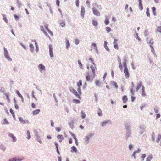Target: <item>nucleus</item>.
<instances>
[{
	"label": "nucleus",
	"mask_w": 161,
	"mask_h": 161,
	"mask_svg": "<svg viewBox=\"0 0 161 161\" xmlns=\"http://www.w3.org/2000/svg\"><path fill=\"white\" fill-rule=\"evenodd\" d=\"M56 130L58 132H60L61 130V129L59 128V127L56 128Z\"/></svg>",
	"instance_id": "obj_63"
},
{
	"label": "nucleus",
	"mask_w": 161,
	"mask_h": 161,
	"mask_svg": "<svg viewBox=\"0 0 161 161\" xmlns=\"http://www.w3.org/2000/svg\"><path fill=\"white\" fill-rule=\"evenodd\" d=\"M139 8L141 10L143 9V7L142 3H139Z\"/></svg>",
	"instance_id": "obj_46"
},
{
	"label": "nucleus",
	"mask_w": 161,
	"mask_h": 161,
	"mask_svg": "<svg viewBox=\"0 0 161 161\" xmlns=\"http://www.w3.org/2000/svg\"><path fill=\"white\" fill-rule=\"evenodd\" d=\"M73 102L75 103H79L80 102V100L76 99H73Z\"/></svg>",
	"instance_id": "obj_43"
},
{
	"label": "nucleus",
	"mask_w": 161,
	"mask_h": 161,
	"mask_svg": "<svg viewBox=\"0 0 161 161\" xmlns=\"http://www.w3.org/2000/svg\"><path fill=\"white\" fill-rule=\"evenodd\" d=\"M10 112L12 114V116H13L14 118L15 119V115L14 114V112L13 111V110L12 109H10Z\"/></svg>",
	"instance_id": "obj_28"
},
{
	"label": "nucleus",
	"mask_w": 161,
	"mask_h": 161,
	"mask_svg": "<svg viewBox=\"0 0 161 161\" xmlns=\"http://www.w3.org/2000/svg\"><path fill=\"white\" fill-rule=\"evenodd\" d=\"M8 121H7V120H6V119H5L4 120V124H8Z\"/></svg>",
	"instance_id": "obj_62"
},
{
	"label": "nucleus",
	"mask_w": 161,
	"mask_h": 161,
	"mask_svg": "<svg viewBox=\"0 0 161 161\" xmlns=\"http://www.w3.org/2000/svg\"><path fill=\"white\" fill-rule=\"evenodd\" d=\"M16 93H17V94H18V96L19 97H20L22 99H23V96H22V95L20 93V92L18 91H17L16 92Z\"/></svg>",
	"instance_id": "obj_42"
},
{
	"label": "nucleus",
	"mask_w": 161,
	"mask_h": 161,
	"mask_svg": "<svg viewBox=\"0 0 161 161\" xmlns=\"http://www.w3.org/2000/svg\"><path fill=\"white\" fill-rule=\"evenodd\" d=\"M92 49H95L97 50V47L96 44L95 43H93L91 45Z\"/></svg>",
	"instance_id": "obj_24"
},
{
	"label": "nucleus",
	"mask_w": 161,
	"mask_h": 161,
	"mask_svg": "<svg viewBox=\"0 0 161 161\" xmlns=\"http://www.w3.org/2000/svg\"><path fill=\"white\" fill-rule=\"evenodd\" d=\"M55 145L57 149V151L58 154H60V153L58 150V144L57 143H55Z\"/></svg>",
	"instance_id": "obj_38"
},
{
	"label": "nucleus",
	"mask_w": 161,
	"mask_h": 161,
	"mask_svg": "<svg viewBox=\"0 0 161 161\" xmlns=\"http://www.w3.org/2000/svg\"><path fill=\"white\" fill-rule=\"evenodd\" d=\"M35 46H36V52H38V50H39L38 47V45H37V43L36 42H35Z\"/></svg>",
	"instance_id": "obj_45"
},
{
	"label": "nucleus",
	"mask_w": 161,
	"mask_h": 161,
	"mask_svg": "<svg viewBox=\"0 0 161 161\" xmlns=\"http://www.w3.org/2000/svg\"><path fill=\"white\" fill-rule=\"evenodd\" d=\"M66 48H69L70 46V44L69 41L68 40H66Z\"/></svg>",
	"instance_id": "obj_29"
},
{
	"label": "nucleus",
	"mask_w": 161,
	"mask_h": 161,
	"mask_svg": "<svg viewBox=\"0 0 161 161\" xmlns=\"http://www.w3.org/2000/svg\"><path fill=\"white\" fill-rule=\"evenodd\" d=\"M130 91L132 95H134V92L133 91V88H131L130 90Z\"/></svg>",
	"instance_id": "obj_51"
},
{
	"label": "nucleus",
	"mask_w": 161,
	"mask_h": 161,
	"mask_svg": "<svg viewBox=\"0 0 161 161\" xmlns=\"http://www.w3.org/2000/svg\"><path fill=\"white\" fill-rule=\"evenodd\" d=\"M152 159V156L151 155H149L146 159V161H150Z\"/></svg>",
	"instance_id": "obj_32"
},
{
	"label": "nucleus",
	"mask_w": 161,
	"mask_h": 161,
	"mask_svg": "<svg viewBox=\"0 0 161 161\" xmlns=\"http://www.w3.org/2000/svg\"><path fill=\"white\" fill-rule=\"evenodd\" d=\"M146 155L145 154H143L142 155L141 157L142 158H143L142 159L143 161L144 160V158L146 157Z\"/></svg>",
	"instance_id": "obj_59"
},
{
	"label": "nucleus",
	"mask_w": 161,
	"mask_h": 161,
	"mask_svg": "<svg viewBox=\"0 0 161 161\" xmlns=\"http://www.w3.org/2000/svg\"><path fill=\"white\" fill-rule=\"evenodd\" d=\"M30 50L31 51L33 52L34 49V47L33 45L32 44H30Z\"/></svg>",
	"instance_id": "obj_35"
},
{
	"label": "nucleus",
	"mask_w": 161,
	"mask_h": 161,
	"mask_svg": "<svg viewBox=\"0 0 161 161\" xmlns=\"http://www.w3.org/2000/svg\"><path fill=\"white\" fill-rule=\"evenodd\" d=\"M81 117L83 118H84L85 117V114L83 111L81 112Z\"/></svg>",
	"instance_id": "obj_54"
},
{
	"label": "nucleus",
	"mask_w": 161,
	"mask_h": 161,
	"mask_svg": "<svg viewBox=\"0 0 161 161\" xmlns=\"http://www.w3.org/2000/svg\"><path fill=\"white\" fill-rule=\"evenodd\" d=\"M117 40L116 39H115L114 40V41L113 43H114V48L115 49L118 50V49L119 47H118V44L117 43Z\"/></svg>",
	"instance_id": "obj_11"
},
{
	"label": "nucleus",
	"mask_w": 161,
	"mask_h": 161,
	"mask_svg": "<svg viewBox=\"0 0 161 161\" xmlns=\"http://www.w3.org/2000/svg\"><path fill=\"white\" fill-rule=\"evenodd\" d=\"M79 0H77L76 2V4L77 7H79Z\"/></svg>",
	"instance_id": "obj_58"
},
{
	"label": "nucleus",
	"mask_w": 161,
	"mask_h": 161,
	"mask_svg": "<svg viewBox=\"0 0 161 161\" xmlns=\"http://www.w3.org/2000/svg\"><path fill=\"white\" fill-rule=\"evenodd\" d=\"M44 26H45V28L46 29L47 31H48V33L50 34V35L51 36H53V33L48 28L47 25H46Z\"/></svg>",
	"instance_id": "obj_15"
},
{
	"label": "nucleus",
	"mask_w": 161,
	"mask_h": 161,
	"mask_svg": "<svg viewBox=\"0 0 161 161\" xmlns=\"http://www.w3.org/2000/svg\"><path fill=\"white\" fill-rule=\"evenodd\" d=\"M107 42L106 41H105L104 42V47L105 48L107 51H109V49L108 47H107Z\"/></svg>",
	"instance_id": "obj_23"
},
{
	"label": "nucleus",
	"mask_w": 161,
	"mask_h": 161,
	"mask_svg": "<svg viewBox=\"0 0 161 161\" xmlns=\"http://www.w3.org/2000/svg\"><path fill=\"white\" fill-rule=\"evenodd\" d=\"M89 60H90L92 62V63L94 65H95V64L94 63V60H93V59L92 58H89Z\"/></svg>",
	"instance_id": "obj_50"
},
{
	"label": "nucleus",
	"mask_w": 161,
	"mask_h": 161,
	"mask_svg": "<svg viewBox=\"0 0 161 161\" xmlns=\"http://www.w3.org/2000/svg\"><path fill=\"white\" fill-rule=\"evenodd\" d=\"M56 3V4L58 6H59V3H60L59 0H57Z\"/></svg>",
	"instance_id": "obj_60"
},
{
	"label": "nucleus",
	"mask_w": 161,
	"mask_h": 161,
	"mask_svg": "<svg viewBox=\"0 0 161 161\" xmlns=\"http://www.w3.org/2000/svg\"><path fill=\"white\" fill-rule=\"evenodd\" d=\"M157 31L161 33V26L158 27L157 28Z\"/></svg>",
	"instance_id": "obj_44"
},
{
	"label": "nucleus",
	"mask_w": 161,
	"mask_h": 161,
	"mask_svg": "<svg viewBox=\"0 0 161 161\" xmlns=\"http://www.w3.org/2000/svg\"><path fill=\"white\" fill-rule=\"evenodd\" d=\"M38 67L39 68L40 71L41 72H42L43 70H45V67L42 64H39Z\"/></svg>",
	"instance_id": "obj_10"
},
{
	"label": "nucleus",
	"mask_w": 161,
	"mask_h": 161,
	"mask_svg": "<svg viewBox=\"0 0 161 161\" xmlns=\"http://www.w3.org/2000/svg\"><path fill=\"white\" fill-rule=\"evenodd\" d=\"M111 123V122L109 120L105 121L102 123V126H105L107 124H110Z\"/></svg>",
	"instance_id": "obj_19"
},
{
	"label": "nucleus",
	"mask_w": 161,
	"mask_h": 161,
	"mask_svg": "<svg viewBox=\"0 0 161 161\" xmlns=\"http://www.w3.org/2000/svg\"><path fill=\"white\" fill-rule=\"evenodd\" d=\"M109 23V21L108 19H105V23L106 25H108Z\"/></svg>",
	"instance_id": "obj_49"
},
{
	"label": "nucleus",
	"mask_w": 161,
	"mask_h": 161,
	"mask_svg": "<svg viewBox=\"0 0 161 161\" xmlns=\"http://www.w3.org/2000/svg\"><path fill=\"white\" fill-rule=\"evenodd\" d=\"M81 92L80 91V93H79L78 92V93L77 92H75V93H74V94L76 96V97H78V98L79 99H80V96L81 95Z\"/></svg>",
	"instance_id": "obj_22"
},
{
	"label": "nucleus",
	"mask_w": 161,
	"mask_h": 161,
	"mask_svg": "<svg viewBox=\"0 0 161 161\" xmlns=\"http://www.w3.org/2000/svg\"><path fill=\"white\" fill-rule=\"evenodd\" d=\"M71 91L72 92V93L74 94V93H75V92H76V91L74 89H72L71 90Z\"/></svg>",
	"instance_id": "obj_64"
},
{
	"label": "nucleus",
	"mask_w": 161,
	"mask_h": 161,
	"mask_svg": "<svg viewBox=\"0 0 161 161\" xmlns=\"http://www.w3.org/2000/svg\"><path fill=\"white\" fill-rule=\"evenodd\" d=\"M141 91L142 96L143 97L146 96V94L145 92V88L143 86H142Z\"/></svg>",
	"instance_id": "obj_9"
},
{
	"label": "nucleus",
	"mask_w": 161,
	"mask_h": 161,
	"mask_svg": "<svg viewBox=\"0 0 161 161\" xmlns=\"http://www.w3.org/2000/svg\"><path fill=\"white\" fill-rule=\"evenodd\" d=\"M94 67H93V66H91V69L92 70V73H93V77L94 78V76L95 75V70L96 69V65H94Z\"/></svg>",
	"instance_id": "obj_12"
},
{
	"label": "nucleus",
	"mask_w": 161,
	"mask_h": 161,
	"mask_svg": "<svg viewBox=\"0 0 161 161\" xmlns=\"http://www.w3.org/2000/svg\"><path fill=\"white\" fill-rule=\"evenodd\" d=\"M22 159L17 158H14L9 160L8 161H21Z\"/></svg>",
	"instance_id": "obj_16"
},
{
	"label": "nucleus",
	"mask_w": 161,
	"mask_h": 161,
	"mask_svg": "<svg viewBox=\"0 0 161 161\" xmlns=\"http://www.w3.org/2000/svg\"><path fill=\"white\" fill-rule=\"evenodd\" d=\"M124 73L125 74V77L126 78H128L130 76V74L128 71V69L126 68L125 69H124Z\"/></svg>",
	"instance_id": "obj_6"
},
{
	"label": "nucleus",
	"mask_w": 161,
	"mask_h": 161,
	"mask_svg": "<svg viewBox=\"0 0 161 161\" xmlns=\"http://www.w3.org/2000/svg\"><path fill=\"white\" fill-rule=\"evenodd\" d=\"M112 85L114 86L115 88H118V85L117 83L115 82H113L112 83Z\"/></svg>",
	"instance_id": "obj_36"
},
{
	"label": "nucleus",
	"mask_w": 161,
	"mask_h": 161,
	"mask_svg": "<svg viewBox=\"0 0 161 161\" xmlns=\"http://www.w3.org/2000/svg\"><path fill=\"white\" fill-rule=\"evenodd\" d=\"M60 25L62 26V27H64L65 26V23L64 22V21H62L60 23Z\"/></svg>",
	"instance_id": "obj_47"
},
{
	"label": "nucleus",
	"mask_w": 161,
	"mask_h": 161,
	"mask_svg": "<svg viewBox=\"0 0 161 161\" xmlns=\"http://www.w3.org/2000/svg\"><path fill=\"white\" fill-rule=\"evenodd\" d=\"M41 30L42 32H43V33H45L47 36L48 37H49V36L47 34L45 31L44 27L43 26H41Z\"/></svg>",
	"instance_id": "obj_26"
},
{
	"label": "nucleus",
	"mask_w": 161,
	"mask_h": 161,
	"mask_svg": "<svg viewBox=\"0 0 161 161\" xmlns=\"http://www.w3.org/2000/svg\"><path fill=\"white\" fill-rule=\"evenodd\" d=\"M77 85L78 87L77 91L78 92H79V93H80L81 90L80 86H82V80H80L79 81L77 82Z\"/></svg>",
	"instance_id": "obj_3"
},
{
	"label": "nucleus",
	"mask_w": 161,
	"mask_h": 161,
	"mask_svg": "<svg viewBox=\"0 0 161 161\" xmlns=\"http://www.w3.org/2000/svg\"><path fill=\"white\" fill-rule=\"evenodd\" d=\"M142 86L141 82H139L136 88V91H137L140 88H142Z\"/></svg>",
	"instance_id": "obj_17"
},
{
	"label": "nucleus",
	"mask_w": 161,
	"mask_h": 161,
	"mask_svg": "<svg viewBox=\"0 0 161 161\" xmlns=\"http://www.w3.org/2000/svg\"><path fill=\"white\" fill-rule=\"evenodd\" d=\"M152 12L154 15L155 16L156 14V8L155 7H153L152 8Z\"/></svg>",
	"instance_id": "obj_30"
},
{
	"label": "nucleus",
	"mask_w": 161,
	"mask_h": 161,
	"mask_svg": "<svg viewBox=\"0 0 161 161\" xmlns=\"http://www.w3.org/2000/svg\"><path fill=\"white\" fill-rule=\"evenodd\" d=\"M78 63L80 67L81 68L82 67V64L81 63L80 61L79 60L78 61Z\"/></svg>",
	"instance_id": "obj_55"
},
{
	"label": "nucleus",
	"mask_w": 161,
	"mask_h": 161,
	"mask_svg": "<svg viewBox=\"0 0 161 161\" xmlns=\"http://www.w3.org/2000/svg\"><path fill=\"white\" fill-rule=\"evenodd\" d=\"M4 55L5 58L8 60L9 61H12L11 58L9 56L8 51L6 48H4Z\"/></svg>",
	"instance_id": "obj_1"
},
{
	"label": "nucleus",
	"mask_w": 161,
	"mask_h": 161,
	"mask_svg": "<svg viewBox=\"0 0 161 161\" xmlns=\"http://www.w3.org/2000/svg\"><path fill=\"white\" fill-rule=\"evenodd\" d=\"M49 55L51 58L53 57V51L52 46L51 45H49Z\"/></svg>",
	"instance_id": "obj_2"
},
{
	"label": "nucleus",
	"mask_w": 161,
	"mask_h": 161,
	"mask_svg": "<svg viewBox=\"0 0 161 161\" xmlns=\"http://www.w3.org/2000/svg\"><path fill=\"white\" fill-rule=\"evenodd\" d=\"M57 137L59 140V141L60 142H61L64 139L63 136L62 135H58Z\"/></svg>",
	"instance_id": "obj_14"
},
{
	"label": "nucleus",
	"mask_w": 161,
	"mask_h": 161,
	"mask_svg": "<svg viewBox=\"0 0 161 161\" xmlns=\"http://www.w3.org/2000/svg\"><path fill=\"white\" fill-rule=\"evenodd\" d=\"M71 135L72 137L74 138V139H76V138L75 135L72 133H71Z\"/></svg>",
	"instance_id": "obj_57"
},
{
	"label": "nucleus",
	"mask_w": 161,
	"mask_h": 161,
	"mask_svg": "<svg viewBox=\"0 0 161 161\" xmlns=\"http://www.w3.org/2000/svg\"><path fill=\"white\" fill-rule=\"evenodd\" d=\"M85 13V9L84 7H81V15L82 17H84Z\"/></svg>",
	"instance_id": "obj_13"
},
{
	"label": "nucleus",
	"mask_w": 161,
	"mask_h": 161,
	"mask_svg": "<svg viewBox=\"0 0 161 161\" xmlns=\"http://www.w3.org/2000/svg\"><path fill=\"white\" fill-rule=\"evenodd\" d=\"M27 135L28 136L27 138V139H29L31 137V136L30 131L29 130H28L27 131Z\"/></svg>",
	"instance_id": "obj_39"
},
{
	"label": "nucleus",
	"mask_w": 161,
	"mask_h": 161,
	"mask_svg": "<svg viewBox=\"0 0 161 161\" xmlns=\"http://www.w3.org/2000/svg\"><path fill=\"white\" fill-rule=\"evenodd\" d=\"M92 136V134H90L86 137V143L88 142L90 138Z\"/></svg>",
	"instance_id": "obj_21"
},
{
	"label": "nucleus",
	"mask_w": 161,
	"mask_h": 161,
	"mask_svg": "<svg viewBox=\"0 0 161 161\" xmlns=\"http://www.w3.org/2000/svg\"><path fill=\"white\" fill-rule=\"evenodd\" d=\"M3 19L6 23H8V21L7 18L5 17H3Z\"/></svg>",
	"instance_id": "obj_61"
},
{
	"label": "nucleus",
	"mask_w": 161,
	"mask_h": 161,
	"mask_svg": "<svg viewBox=\"0 0 161 161\" xmlns=\"http://www.w3.org/2000/svg\"><path fill=\"white\" fill-rule=\"evenodd\" d=\"M146 14L147 16L149 17L150 16L149 10L148 8H146Z\"/></svg>",
	"instance_id": "obj_34"
},
{
	"label": "nucleus",
	"mask_w": 161,
	"mask_h": 161,
	"mask_svg": "<svg viewBox=\"0 0 161 161\" xmlns=\"http://www.w3.org/2000/svg\"><path fill=\"white\" fill-rule=\"evenodd\" d=\"M92 11L93 14L96 15L97 16H100V15L99 12L95 8H92Z\"/></svg>",
	"instance_id": "obj_4"
},
{
	"label": "nucleus",
	"mask_w": 161,
	"mask_h": 161,
	"mask_svg": "<svg viewBox=\"0 0 161 161\" xmlns=\"http://www.w3.org/2000/svg\"><path fill=\"white\" fill-rule=\"evenodd\" d=\"M161 139V135H158V137H157V138L156 141L158 143Z\"/></svg>",
	"instance_id": "obj_33"
},
{
	"label": "nucleus",
	"mask_w": 161,
	"mask_h": 161,
	"mask_svg": "<svg viewBox=\"0 0 161 161\" xmlns=\"http://www.w3.org/2000/svg\"><path fill=\"white\" fill-rule=\"evenodd\" d=\"M122 101L124 103H125L128 101V98L126 96H124L122 97Z\"/></svg>",
	"instance_id": "obj_20"
},
{
	"label": "nucleus",
	"mask_w": 161,
	"mask_h": 161,
	"mask_svg": "<svg viewBox=\"0 0 161 161\" xmlns=\"http://www.w3.org/2000/svg\"><path fill=\"white\" fill-rule=\"evenodd\" d=\"M95 83L96 86H100V82L98 80H96L95 81Z\"/></svg>",
	"instance_id": "obj_31"
},
{
	"label": "nucleus",
	"mask_w": 161,
	"mask_h": 161,
	"mask_svg": "<svg viewBox=\"0 0 161 161\" xmlns=\"http://www.w3.org/2000/svg\"><path fill=\"white\" fill-rule=\"evenodd\" d=\"M19 121L22 124L28 123H29V121L27 120H24L21 117H19Z\"/></svg>",
	"instance_id": "obj_8"
},
{
	"label": "nucleus",
	"mask_w": 161,
	"mask_h": 161,
	"mask_svg": "<svg viewBox=\"0 0 161 161\" xmlns=\"http://www.w3.org/2000/svg\"><path fill=\"white\" fill-rule=\"evenodd\" d=\"M119 67L120 69L121 70H122V65L121 63H119Z\"/></svg>",
	"instance_id": "obj_53"
},
{
	"label": "nucleus",
	"mask_w": 161,
	"mask_h": 161,
	"mask_svg": "<svg viewBox=\"0 0 161 161\" xmlns=\"http://www.w3.org/2000/svg\"><path fill=\"white\" fill-rule=\"evenodd\" d=\"M133 96L134 95H132L131 96V101L132 102L134 101L135 99V97H134Z\"/></svg>",
	"instance_id": "obj_56"
},
{
	"label": "nucleus",
	"mask_w": 161,
	"mask_h": 161,
	"mask_svg": "<svg viewBox=\"0 0 161 161\" xmlns=\"http://www.w3.org/2000/svg\"><path fill=\"white\" fill-rule=\"evenodd\" d=\"M97 113L99 116H102V111L100 108H98Z\"/></svg>",
	"instance_id": "obj_25"
},
{
	"label": "nucleus",
	"mask_w": 161,
	"mask_h": 161,
	"mask_svg": "<svg viewBox=\"0 0 161 161\" xmlns=\"http://www.w3.org/2000/svg\"><path fill=\"white\" fill-rule=\"evenodd\" d=\"M80 42V41L78 39H75V43L76 44H78Z\"/></svg>",
	"instance_id": "obj_48"
},
{
	"label": "nucleus",
	"mask_w": 161,
	"mask_h": 161,
	"mask_svg": "<svg viewBox=\"0 0 161 161\" xmlns=\"http://www.w3.org/2000/svg\"><path fill=\"white\" fill-rule=\"evenodd\" d=\"M8 135L9 137L12 138L13 142H15L16 141V138L14 134L10 133H8Z\"/></svg>",
	"instance_id": "obj_7"
},
{
	"label": "nucleus",
	"mask_w": 161,
	"mask_h": 161,
	"mask_svg": "<svg viewBox=\"0 0 161 161\" xmlns=\"http://www.w3.org/2000/svg\"><path fill=\"white\" fill-rule=\"evenodd\" d=\"M40 110L39 109L34 110L32 112V114L33 115H37L40 113Z\"/></svg>",
	"instance_id": "obj_18"
},
{
	"label": "nucleus",
	"mask_w": 161,
	"mask_h": 161,
	"mask_svg": "<svg viewBox=\"0 0 161 161\" xmlns=\"http://www.w3.org/2000/svg\"><path fill=\"white\" fill-rule=\"evenodd\" d=\"M123 66L124 67V69H128L127 66V65L125 62L123 63Z\"/></svg>",
	"instance_id": "obj_52"
},
{
	"label": "nucleus",
	"mask_w": 161,
	"mask_h": 161,
	"mask_svg": "<svg viewBox=\"0 0 161 161\" xmlns=\"http://www.w3.org/2000/svg\"><path fill=\"white\" fill-rule=\"evenodd\" d=\"M106 30L108 33H109L110 31H111V29L110 27H107L106 28Z\"/></svg>",
	"instance_id": "obj_41"
},
{
	"label": "nucleus",
	"mask_w": 161,
	"mask_h": 161,
	"mask_svg": "<svg viewBox=\"0 0 161 161\" xmlns=\"http://www.w3.org/2000/svg\"><path fill=\"white\" fill-rule=\"evenodd\" d=\"M92 23L93 25L94 26H96L97 25V22L95 20H92Z\"/></svg>",
	"instance_id": "obj_40"
},
{
	"label": "nucleus",
	"mask_w": 161,
	"mask_h": 161,
	"mask_svg": "<svg viewBox=\"0 0 161 161\" xmlns=\"http://www.w3.org/2000/svg\"><path fill=\"white\" fill-rule=\"evenodd\" d=\"M71 152L72 153L74 152H77V149L74 146H72L71 147Z\"/></svg>",
	"instance_id": "obj_27"
},
{
	"label": "nucleus",
	"mask_w": 161,
	"mask_h": 161,
	"mask_svg": "<svg viewBox=\"0 0 161 161\" xmlns=\"http://www.w3.org/2000/svg\"><path fill=\"white\" fill-rule=\"evenodd\" d=\"M86 80L87 81H91V77H92V76L88 72L86 73Z\"/></svg>",
	"instance_id": "obj_5"
},
{
	"label": "nucleus",
	"mask_w": 161,
	"mask_h": 161,
	"mask_svg": "<svg viewBox=\"0 0 161 161\" xmlns=\"http://www.w3.org/2000/svg\"><path fill=\"white\" fill-rule=\"evenodd\" d=\"M5 95L6 97V98L7 100H8V102H9L10 101V100L9 99V95L8 94V93H6L5 94Z\"/></svg>",
	"instance_id": "obj_37"
}]
</instances>
